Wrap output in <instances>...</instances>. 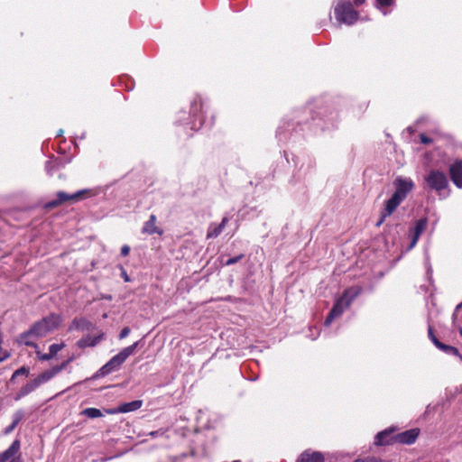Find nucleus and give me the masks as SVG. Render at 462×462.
<instances>
[{
  "mask_svg": "<svg viewBox=\"0 0 462 462\" xmlns=\"http://www.w3.org/2000/svg\"><path fill=\"white\" fill-rule=\"evenodd\" d=\"M393 184L394 192L390 199L384 201L383 208L381 211V220L377 223L378 226L383 222L385 217H390L395 211L415 186L414 181L411 178L402 176H398Z\"/></svg>",
  "mask_w": 462,
  "mask_h": 462,
  "instance_id": "f257e3e1",
  "label": "nucleus"
},
{
  "mask_svg": "<svg viewBox=\"0 0 462 462\" xmlns=\"http://www.w3.org/2000/svg\"><path fill=\"white\" fill-rule=\"evenodd\" d=\"M60 322L61 318L59 315L51 314L36 322L28 332L22 335L21 342L26 346L38 348L34 339L46 337L49 333L58 328Z\"/></svg>",
  "mask_w": 462,
  "mask_h": 462,
  "instance_id": "f03ea898",
  "label": "nucleus"
},
{
  "mask_svg": "<svg viewBox=\"0 0 462 462\" xmlns=\"http://www.w3.org/2000/svg\"><path fill=\"white\" fill-rule=\"evenodd\" d=\"M392 433V430H385L383 431L377 433V435L375 436L374 444L378 446L388 445L392 441H394L402 444L410 445L415 442L420 434V430L418 429H411L404 432L399 433L394 437L391 436Z\"/></svg>",
  "mask_w": 462,
  "mask_h": 462,
  "instance_id": "7ed1b4c3",
  "label": "nucleus"
},
{
  "mask_svg": "<svg viewBox=\"0 0 462 462\" xmlns=\"http://www.w3.org/2000/svg\"><path fill=\"white\" fill-rule=\"evenodd\" d=\"M141 341H136L133 345L125 347L117 355L114 356L106 364H105L97 373V376L105 377L113 372L120 369L124 362L134 354L139 346Z\"/></svg>",
  "mask_w": 462,
  "mask_h": 462,
  "instance_id": "20e7f679",
  "label": "nucleus"
},
{
  "mask_svg": "<svg viewBox=\"0 0 462 462\" xmlns=\"http://www.w3.org/2000/svg\"><path fill=\"white\" fill-rule=\"evenodd\" d=\"M359 293L360 289L358 287H351L346 290L342 297L335 302L325 320V325L329 326L336 318L339 317Z\"/></svg>",
  "mask_w": 462,
  "mask_h": 462,
  "instance_id": "39448f33",
  "label": "nucleus"
},
{
  "mask_svg": "<svg viewBox=\"0 0 462 462\" xmlns=\"http://www.w3.org/2000/svg\"><path fill=\"white\" fill-rule=\"evenodd\" d=\"M335 17L338 23L352 25L358 19V13L356 12L350 2H339L335 6Z\"/></svg>",
  "mask_w": 462,
  "mask_h": 462,
  "instance_id": "423d86ee",
  "label": "nucleus"
},
{
  "mask_svg": "<svg viewBox=\"0 0 462 462\" xmlns=\"http://www.w3.org/2000/svg\"><path fill=\"white\" fill-rule=\"evenodd\" d=\"M425 181L430 189L437 192L445 189L448 185L446 174L437 170L430 171L425 177Z\"/></svg>",
  "mask_w": 462,
  "mask_h": 462,
  "instance_id": "0eeeda50",
  "label": "nucleus"
},
{
  "mask_svg": "<svg viewBox=\"0 0 462 462\" xmlns=\"http://www.w3.org/2000/svg\"><path fill=\"white\" fill-rule=\"evenodd\" d=\"M88 189L79 190L73 194H68L64 191L57 193V199L45 204L46 208H54L66 201H79L83 199L84 195L88 193Z\"/></svg>",
  "mask_w": 462,
  "mask_h": 462,
  "instance_id": "6e6552de",
  "label": "nucleus"
},
{
  "mask_svg": "<svg viewBox=\"0 0 462 462\" xmlns=\"http://www.w3.org/2000/svg\"><path fill=\"white\" fill-rule=\"evenodd\" d=\"M143 405V402L140 400H135L130 402H125L119 405L116 408L112 409H105V412L106 414H117V413H126L130 411H134L140 409Z\"/></svg>",
  "mask_w": 462,
  "mask_h": 462,
  "instance_id": "1a4fd4ad",
  "label": "nucleus"
},
{
  "mask_svg": "<svg viewBox=\"0 0 462 462\" xmlns=\"http://www.w3.org/2000/svg\"><path fill=\"white\" fill-rule=\"evenodd\" d=\"M427 224V218H420L416 222L415 226L411 229V233L412 234V240L408 247V250L412 249L416 245L420 235L426 229Z\"/></svg>",
  "mask_w": 462,
  "mask_h": 462,
  "instance_id": "9d476101",
  "label": "nucleus"
},
{
  "mask_svg": "<svg viewBox=\"0 0 462 462\" xmlns=\"http://www.w3.org/2000/svg\"><path fill=\"white\" fill-rule=\"evenodd\" d=\"M450 178L453 183L462 189V161H457L449 167Z\"/></svg>",
  "mask_w": 462,
  "mask_h": 462,
  "instance_id": "9b49d317",
  "label": "nucleus"
},
{
  "mask_svg": "<svg viewBox=\"0 0 462 462\" xmlns=\"http://www.w3.org/2000/svg\"><path fill=\"white\" fill-rule=\"evenodd\" d=\"M20 442L18 440H14L11 446L0 454V462H19L15 458V455L19 451Z\"/></svg>",
  "mask_w": 462,
  "mask_h": 462,
  "instance_id": "f8f14e48",
  "label": "nucleus"
},
{
  "mask_svg": "<svg viewBox=\"0 0 462 462\" xmlns=\"http://www.w3.org/2000/svg\"><path fill=\"white\" fill-rule=\"evenodd\" d=\"M296 462H324V457L320 452L306 450Z\"/></svg>",
  "mask_w": 462,
  "mask_h": 462,
  "instance_id": "ddd939ff",
  "label": "nucleus"
},
{
  "mask_svg": "<svg viewBox=\"0 0 462 462\" xmlns=\"http://www.w3.org/2000/svg\"><path fill=\"white\" fill-rule=\"evenodd\" d=\"M228 222V218L227 217H224L221 221L220 224L217 225V224H210L208 228V232H207V238H216L221 233L222 231L224 230L226 223Z\"/></svg>",
  "mask_w": 462,
  "mask_h": 462,
  "instance_id": "4468645a",
  "label": "nucleus"
},
{
  "mask_svg": "<svg viewBox=\"0 0 462 462\" xmlns=\"http://www.w3.org/2000/svg\"><path fill=\"white\" fill-rule=\"evenodd\" d=\"M156 220H157L156 216L151 215L149 219L144 223V225L143 226V233L148 234V235H152V234L162 235V231L156 226Z\"/></svg>",
  "mask_w": 462,
  "mask_h": 462,
  "instance_id": "2eb2a0df",
  "label": "nucleus"
},
{
  "mask_svg": "<svg viewBox=\"0 0 462 462\" xmlns=\"http://www.w3.org/2000/svg\"><path fill=\"white\" fill-rule=\"evenodd\" d=\"M40 385L38 384L35 379L28 382L24 386H23L20 391L14 396L15 401H19L24 396L35 391Z\"/></svg>",
  "mask_w": 462,
  "mask_h": 462,
  "instance_id": "dca6fc26",
  "label": "nucleus"
},
{
  "mask_svg": "<svg viewBox=\"0 0 462 462\" xmlns=\"http://www.w3.org/2000/svg\"><path fill=\"white\" fill-rule=\"evenodd\" d=\"M103 335H99L97 337H86L78 341V346L80 348L88 347V346H95L99 341L102 339Z\"/></svg>",
  "mask_w": 462,
  "mask_h": 462,
  "instance_id": "f3484780",
  "label": "nucleus"
},
{
  "mask_svg": "<svg viewBox=\"0 0 462 462\" xmlns=\"http://www.w3.org/2000/svg\"><path fill=\"white\" fill-rule=\"evenodd\" d=\"M57 374V370H54L53 367L44 371L38 377L35 378L39 385L47 383L51 379H52Z\"/></svg>",
  "mask_w": 462,
  "mask_h": 462,
  "instance_id": "a211bd4d",
  "label": "nucleus"
},
{
  "mask_svg": "<svg viewBox=\"0 0 462 462\" xmlns=\"http://www.w3.org/2000/svg\"><path fill=\"white\" fill-rule=\"evenodd\" d=\"M81 414L89 419H96L103 416V412L97 408H86L81 411Z\"/></svg>",
  "mask_w": 462,
  "mask_h": 462,
  "instance_id": "6ab92c4d",
  "label": "nucleus"
},
{
  "mask_svg": "<svg viewBox=\"0 0 462 462\" xmlns=\"http://www.w3.org/2000/svg\"><path fill=\"white\" fill-rule=\"evenodd\" d=\"M439 349L445 352L448 355L457 356L462 360V356L459 355L457 348H456L454 346L442 344L440 348H439Z\"/></svg>",
  "mask_w": 462,
  "mask_h": 462,
  "instance_id": "aec40b11",
  "label": "nucleus"
},
{
  "mask_svg": "<svg viewBox=\"0 0 462 462\" xmlns=\"http://www.w3.org/2000/svg\"><path fill=\"white\" fill-rule=\"evenodd\" d=\"M23 414L22 411H17L14 414V420H13L12 424L5 430L6 434L10 433L17 426V424L23 419Z\"/></svg>",
  "mask_w": 462,
  "mask_h": 462,
  "instance_id": "412c9836",
  "label": "nucleus"
},
{
  "mask_svg": "<svg viewBox=\"0 0 462 462\" xmlns=\"http://www.w3.org/2000/svg\"><path fill=\"white\" fill-rule=\"evenodd\" d=\"M65 346L64 343L61 344H52L49 347V353L54 357L59 351H60Z\"/></svg>",
  "mask_w": 462,
  "mask_h": 462,
  "instance_id": "4be33fe9",
  "label": "nucleus"
},
{
  "mask_svg": "<svg viewBox=\"0 0 462 462\" xmlns=\"http://www.w3.org/2000/svg\"><path fill=\"white\" fill-rule=\"evenodd\" d=\"M244 257V254H239L237 256H235V257H232V258H229L226 261V263H224L225 265L228 266V265H232V264H235L238 261H240L242 258Z\"/></svg>",
  "mask_w": 462,
  "mask_h": 462,
  "instance_id": "5701e85b",
  "label": "nucleus"
},
{
  "mask_svg": "<svg viewBox=\"0 0 462 462\" xmlns=\"http://www.w3.org/2000/svg\"><path fill=\"white\" fill-rule=\"evenodd\" d=\"M354 462H381V459L375 457H368L365 458H357Z\"/></svg>",
  "mask_w": 462,
  "mask_h": 462,
  "instance_id": "b1692460",
  "label": "nucleus"
},
{
  "mask_svg": "<svg viewBox=\"0 0 462 462\" xmlns=\"http://www.w3.org/2000/svg\"><path fill=\"white\" fill-rule=\"evenodd\" d=\"M393 0H376V5L378 7H386L392 5Z\"/></svg>",
  "mask_w": 462,
  "mask_h": 462,
  "instance_id": "393cba45",
  "label": "nucleus"
},
{
  "mask_svg": "<svg viewBox=\"0 0 462 462\" xmlns=\"http://www.w3.org/2000/svg\"><path fill=\"white\" fill-rule=\"evenodd\" d=\"M36 354L40 360L47 361V360H50L52 358V356H51V355H50V353L42 354L40 351H36Z\"/></svg>",
  "mask_w": 462,
  "mask_h": 462,
  "instance_id": "a878e982",
  "label": "nucleus"
},
{
  "mask_svg": "<svg viewBox=\"0 0 462 462\" xmlns=\"http://www.w3.org/2000/svg\"><path fill=\"white\" fill-rule=\"evenodd\" d=\"M28 373L29 371L25 367H21L14 373L13 378L21 374H28Z\"/></svg>",
  "mask_w": 462,
  "mask_h": 462,
  "instance_id": "bb28decb",
  "label": "nucleus"
},
{
  "mask_svg": "<svg viewBox=\"0 0 462 462\" xmlns=\"http://www.w3.org/2000/svg\"><path fill=\"white\" fill-rule=\"evenodd\" d=\"M130 334V328L128 327H125L124 328L120 334H119V338L120 339H124L125 337H126L128 335Z\"/></svg>",
  "mask_w": 462,
  "mask_h": 462,
  "instance_id": "cd10ccee",
  "label": "nucleus"
},
{
  "mask_svg": "<svg viewBox=\"0 0 462 462\" xmlns=\"http://www.w3.org/2000/svg\"><path fill=\"white\" fill-rule=\"evenodd\" d=\"M68 363L69 361H65L61 365L53 367L54 370H57V374L67 366Z\"/></svg>",
  "mask_w": 462,
  "mask_h": 462,
  "instance_id": "c85d7f7f",
  "label": "nucleus"
},
{
  "mask_svg": "<svg viewBox=\"0 0 462 462\" xmlns=\"http://www.w3.org/2000/svg\"><path fill=\"white\" fill-rule=\"evenodd\" d=\"M420 142L424 144H429L431 143V139L423 134H420Z\"/></svg>",
  "mask_w": 462,
  "mask_h": 462,
  "instance_id": "c756f323",
  "label": "nucleus"
},
{
  "mask_svg": "<svg viewBox=\"0 0 462 462\" xmlns=\"http://www.w3.org/2000/svg\"><path fill=\"white\" fill-rule=\"evenodd\" d=\"M430 340L438 348H440L441 345L443 344L436 337V336H432V338Z\"/></svg>",
  "mask_w": 462,
  "mask_h": 462,
  "instance_id": "7c9ffc66",
  "label": "nucleus"
},
{
  "mask_svg": "<svg viewBox=\"0 0 462 462\" xmlns=\"http://www.w3.org/2000/svg\"><path fill=\"white\" fill-rule=\"evenodd\" d=\"M130 252V247L128 245H123L121 248V254L126 256Z\"/></svg>",
  "mask_w": 462,
  "mask_h": 462,
  "instance_id": "2f4dec72",
  "label": "nucleus"
},
{
  "mask_svg": "<svg viewBox=\"0 0 462 462\" xmlns=\"http://www.w3.org/2000/svg\"><path fill=\"white\" fill-rule=\"evenodd\" d=\"M51 165H52V162L51 161H48L46 162V164H45V169L47 171V173L50 174V175L51 174V167H52Z\"/></svg>",
  "mask_w": 462,
  "mask_h": 462,
  "instance_id": "473e14b6",
  "label": "nucleus"
},
{
  "mask_svg": "<svg viewBox=\"0 0 462 462\" xmlns=\"http://www.w3.org/2000/svg\"><path fill=\"white\" fill-rule=\"evenodd\" d=\"M428 334H429L430 339L432 338V336H435L434 333H433L432 328L430 326H429Z\"/></svg>",
  "mask_w": 462,
  "mask_h": 462,
  "instance_id": "72a5a7b5",
  "label": "nucleus"
},
{
  "mask_svg": "<svg viewBox=\"0 0 462 462\" xmlns=\"http://www.w3.org/2000/svg\"><path fill=\"white\" fill-rule=\"evenodd\" d=\"M364 2L365 0H354V4L356 6L361 5Z\"/></svg>",
  "mask_w": 462,
  "mask_h": 462,
  "instance_id": "f704fd0d",
  "label": "nucleus"
},
{
  "mask_svg": "<svg viewBox=\"0 0 462 462\" xmlns=\"http://www.w3.org/2000/svg\"><path fill=\"white\" fill-rule=\"evenodd\" d=\"M158 431H152L150 433L151 436H157L158 435Z\"/></svg>",
  "mask_w": 462,
  "mask_h": 462,
  "instance_id": "c9c22d12",
  "label": "nucleus"
},
{
  "mask_svg": "<svg viewBox=\"0 0 462 462\" xmlns=\"http://www.w3.org/2000/svg\"><path fill=\"white\" fill-rule=\"evenodd\" d=\"M124 278H125V280L126 282L128 281V277H127V275H124Z\"/></svg>",
  "mask_w": 462,
  "mask_h": 462,
  "instance_id": "e433bc0d",
  "label": "nucleus"
},
{
  "mask_svg": "<svg viewBox=\"0 0 462 462\" xmlns=\"http://www.w3.org/2000/svg\"><path fill=\"white\" fill-rule=\"evenodd\" d=\"M124 278H125V280L126 282L128 281V277H127V275H124Z\"/></svg>",
  "mask_w": 462,
  "mask_h": 462,
  "instance_id": "4c0bfd02",
  "label": "nucleus"
},
{
  "mask_svg": "<svg viewBox=\"0 0 462 462\" xmlns=\"http://www.w3.org/2000/svg\"><path fill=\"white\" fill-rule=\"evenodd\" d=\"M460 307H462V303H460V304H458V305L457 306V309H459Z\"/></svg>",
  "mask_w": 462,
  "mask_h": 462,
  "instance_id": "58836bf2",
  "label": "nucleus"
},
{
  "mask_svg": "<svg viewBox=\"0 0 462 462\" xmlns=\"http://www.w3.org/2000/svg\"><path fill=\"white\" fill-rule=\"evenodd\" d=\"M62 133H63V131H62V130H60V131L59 132V134H58V135H61V134H62Z\"/></svg>",
  "mask_w": 462,
  "mask_h": 462,
  "instance_id": "ea45409f",
  "label": "nucleus"
},
{
  "mask_svg": "<svg viewBox=\"0 0 462 462\" xmlns=\"http://www.w3.org/2000/svg\"><path fill=\"white\" fill-rule=\"evenodd\" d=\"M460 335L462 336V328L460 329Z\"/></svg>",
  "mask_w": 462,
  "mask_h": 462,
  "instance_id": "a19ab883",
  "label": "nucleus"
}]
</instances>
